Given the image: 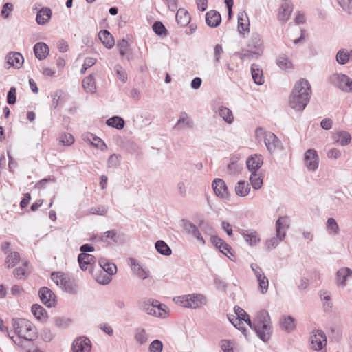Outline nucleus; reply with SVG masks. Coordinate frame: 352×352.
Returning <instances> with one entry per match:
<instances>
[{
  "label": "nucleus",
  "instance_id": "obj_39",
  "mask_svg": "<svg viewBox=\"0 0 352 352\" xmlns=\"http://www.w3.org/2000/svg\"><path fill=\"white\" fill-rule=\"evenodd\" d=\"M218 113L228 124H232L233 122L234 116L232 111L229 108L221 106L218 109Z\"/></svg>",
  "mask_w": 352,
  "mask_h": 352
},
{
  "label": "nucleus",
  "instance_id": "obj_48",
  "mask_svg": "<svg viewBox=\"0 0 352 352\" xmlns=\"http://www.w3.org/2000/svg\"><path fill=\"white\" fill-rule=\"evenodd\" d=\"M152 28L153 32L158 36H165L167 35V30L160 21H155L153 24Z\"/></svg>",
  "mask_w": 352,
  "mask_h": 352
},
{
  "label": "nucleus",
  "instance_id": "obj_57",
  "mask_svg": "<svg viewBox=\"0 0 352 352\" xmlns=\"http://www.w3.org/2000/svg\"><path fill=\"white\" fill-rule=\"evenodd\" d=\"M240 166L234 159L230 160V163L228 165V171L230 175L237 174L240 171Z\"/></svg>",
  "mask_w": 352,
  "mask_h": 352
},
{
  "label": "nucleus",
  "instance_id": "obj_16",
  "mask_svg": "<svg viewBox=\"0 0 352 352\" xmlns=\"http://www.w3.org/2000/svg\"><path fill=\"white\" fill-rule=\"evenodd\" d=\"M292 10L293 6L292 2L289 0H285L279 8L278 14V20L282 22L287 21L289 19Z\"/></svg>",
  "mask_w": 352,
  "mask_h": 352
},
{
  "label": "nucleus",
  "instance_id": "obj_54",
  "mask_svg": "<svg viewBox=\"0 0 352 352\" xmlns=\"http://www.w3.org/2000/svg\"><path fill=\"white\" fill-rule=\"evenodd\" d=\"M283 240L284 239H280L279 236H278L277 235L276 236L270 238L265 242V246L267 250L270 251V250L275 248L276 247L278 246L279 242Z\"/></svg>",
  "mask_w": 352,
  "mask_h": 352
},
{
  "label": "nucleus",
  "instance_id": "obj_1",
  "mask_svg": "<svg viewBox=\"0 0 352 352\" xmlns=\"http://www.w3.org/2000/svg\"><path fill=\"white\" fill-rule=\"evenodd\" d=\"M311 88L309 81L300 78L294 85L289 96V106L296 111H302L309 102Z\"/></svg>",
  "mask_w": 352,
  "mask_h": 352
},
{
  "label": "nucleus",
  "instance_id": "obj_23",
  "mask_svg": "<svg viewBox=\"0 0 352 352\" xmlns=\"http://www.w3.org/2000/svg\"><path fill=\"white\" fill-rule=\"evenodd\" d=\"M6 58L7 63L9 65L17 69L22 66V64L24 61V58L22 54L19 52H11L8 54Z\"/></svg>",
  "mask_w": 352,
  "mask_h": 352
},
{
  "label": "nucleus",
  "instance_id": "obj_42",
  "mask_svg": "<svg viewBox=\"0 0 352 352\" xmlns=\"http://www.w3.org/2000/svg\"><path fill=\"white\" fill-rule=\"evenodd\" d=\"M106 124L111 127L116 128V129H122L124 126V120L122 118L115 116L106 121Z\"/></svg>",
  "mask_w": 352,
  "mask_h": 352
},
{
  "label": "nucleus",
  "instance_id": "obj_45",
  "mask_svg": "<svg viewBox=\"0 0 352 352\" xmlns=\"http://www.w3.org/2000/svg\"><path fill=\"white\" fill-rule=\"evenodd\" d=\"M82 84V87L87 91L91 93H94L96 91V87L95 85L94 78L92 75L85 77L83 79Z\"/></svg>",
  "mask_w": 352,
  "mask_h": 352
},
{
  "label": "nucleus",
  "instance_id": "obj_55",
  "mask_svg": "<svg viewBox=\"0 0 352 352\" xmlns=\"http://www.w3.org/2000/svg\"><path fill=\"white\" fill-rule=\"evenodd\" d=\"M117 47H118L120 54L122 56H124L127 54V51H129V44L125 39L121 40L118 43Z\"/></svg>",
  "mask_w": 352,
  "mask_h": 352
},
{
  "label": "nucleus",
  "instance_id": "obj_8",
  "mask_svg": "<svg viewBox=\"0 0 352 352\" xmlns=\"http://www.w3.org/2000/svg\"><path fill=\"white\" fill-rule=\"evenodd\" d=\"M98 241L107 245L121 243L124 241V234L119 233L116 230L104 232L100 236H96Z\"/></svg>",
  "mask_w": 352,
  "mask_h": 352
},
{
  "label": "nucleus",
  "instance_id": "obj_20",
  "mask_svg": "<svg viewBox=\"0 0 352 352\" xmlns=\"http://www.w3.org/2000/svg\"><path fill=\"white\" fill-rule=\"evenodd\" d=\"M263 164V161L261 155H251L246 160L247 167L251 173L258 172Z\"/></svg>",
  "mask_w": 352,
  "mask_h": 352
},
{
  "label": "nucleus",
  "instance_id": "obj_46",
  "mask_svg": "<svg viewBox=\"0 0 352 352\" xmlns=\"http://www.w3.org/2000/svg\"><path fill=\"white\" fill-rule=\"evenodd\" d=\"M336 61L340 65H345L349 60V52L346 49H340L336 54Z\"/></svg>",
  "mask_w": 352,
  "mask_h": 352
},
{
  "label": "nucleus",
  "instance_id": "obj_50",
  "mask_svg": "<svg viewBox=\"0 0 352 352\" xmlns=\"http://www.w3.org/2000/svg\"><path fill=\"white\" fill-rule=\"evenodd\" d=\"M327 229L334 235L339 233V226L333 218H329L327 221Z\"/></svg>",
  "mask_w": 352,
  "mask_h": 352
},
{
  "label": "nucleus",
  "instance_id": "obj_47",
  "mask_svg": "<svg viewBox=\"0 0 352 352\" xmlns=\"http://www.w3.org/2000/svg\"><path fill=\"white\" fill-rule=\"evenodd\" d=\"M276 63L283 69H289L292 67V62L289 60L285 54H280L276 60Z\"/></svg>",
  "mask_w": 352,
  "mask_h": 352
},
{
  "label": "nucleus",
  "instance_id": "obj_19",
  "mask_svg": "<svg viewBox=\"0 0 352 352\" xmlns=\"http://www.w3.org/2000/svg\"><path fill=\"white\" fill-rule=\"evenodd\" d=\"M183 226L185 231L188 234H191L198 241L202 243V244H205L206 242L204 238L201 236V234L198 229V228L193 224L192 222L188 220H183Z\"/></svg>",
  "mask_w": 352,
  "mask_h": 352
},
{
  "label": "nucleus",
  "instance_id": "obj_11",
  "mask_svg": "<svg viewBox=\"0 0 352 352\" xmlns=\"http://www.w3.org/2000/svg\"><path fill=\"white\" fill-rule=\"evenodd\" d=\"M91 349L90 340L87 337H79L74 340L72 349L73 352H89Z\"/></svg>",
  "mask_w": 352,
  "mask_h": 352
},
{
  "label": "nucleus",
  "instance_id": "obj_22",
  "mask_svg": "<svg viewBox=\"0 0 352 352\" xmlns=\"http://www.w3.org/2000/svg\"><path fill=\"white\" fill-rule=\"evenodd\" d=\"M352 276V270L349 267H342L337 271L336 274V283L338 286L345 287L346 278Z\"/></svg>",
  "mask_w": 352,
  "mask_h": 352
},
{
  "label": "nucleus",
  "instance_id": "obj_64",
  "mask_svg": "<svg viewBox=\"0 0 352 352\" xmlns=\"http://www.w3.org/2000/svg\"><path fill=\"white\" fill-rule=\"evenodd\" d=\"M13 10V5L11 3H6L3 5L1 15L7 19L10 16V12Z\"/></svg>",
  "mask_w": 352,
  "mask_h": 352
},
{
  "label": "nucleus",
  "instance_id": "obj_28",
  "mask_svg": "<svg viewBox=\"0 0 352 352\" xmlns=\"http://www.w3.org/2000/svg\"><path fill=\"white\" fill-rule=\"evenodd\" d=\"M49 51L47 45L43 42H38L34 46V52L38 60H44L47 57Z\"/></svg>",
  "mask_w": 352,
  "mask_h": 352
},
{
  "label": "nucleus",
  "instance_id": "obj_2",
  "mask_svg": "<svg viewBox=\"0 0 352 352\" xmlns=\"http://www.w3.org/2000/svg\"><path fill=\"white\" fill-rule=\"evenodd\" d=\"M243 321L255 331L262 341L265 342L270 340L272 333V327L270 314L266 310L260 311L253 321L250 320L249 315Z\"/></svg>",
  "mask_w": 352,
  "mask_h": 352
},
{
  "label": "nucleus",
  "instance_id": "obj_60",
  "mask_svg": "<svg viewBox=\"0 0 352 352\" xmlns=\"http://www.w3.org/2000/svg\"><path fill=\"white\" fill-rule=\"evenodd\" d=\"M163 349V344L159 340H153L149 346L150 352H162Z\"/></svg>",
  "mask_w": 352,
  "mask_h": 352
},
{
  "label": "nucleus",
  "instance_id": "obj_14",
  "mask_svg": "<svg viewBox=\"0 0 352 352\" xmlns=\"http://www.w3.org/2000/svg\"><path fill=\"white\" fill-rule=\"evenodd\" d=\"M238 232L250 246L256 245L261 241L258 234L256 230L239 228Z\"/></svg>",
  "mask_w": 352,
  "mask_h": 352
},
{
  "label": "nucleus",
  "instance_id": "obj_44",
  "mask_svg": "<svg viewBox=\"0 0 352 352\" xmlns=\"http://www.w3.org/2000/svg\"><path fill=\"white\" fill-rule=\"evenodd\" d=\"M239 58L243 60H251L254 58H257L260 54V52L252 51V50L243 49L238 53Z\"/></svg>",
  "mask_w": 352,
  "mask_h": 352
},
{
  "label": "nucleus",
  "instance_id": "obj_58",
  "mask_svg": "<svg viewBox=\"0 0 352 352\" xmlns=\"http://www.w3.org/2000/svg\"><path fill=\"white\" fill-rule=\"evenodd\" d=\"M96 63V59L91 57H87L84 60V64L80 69V74H83L85 73L87 69L92 67Z\"/></svg>",
  "mask_w": 352,
  "mask_h": 352
},
{
  "label": "nucleus",
  "instance_id": "obj_30",
  "mask_svg": "<svg viewBox=\"0 0 352 352\" xmlns=\"http://www.w3.org/2000/svg\"><path fill=\"white\" fill-rule=\"evenodd\" d=\"M193 126V122L185 112L180 114L179 118L174 126L175 129H184L186 127L192 128Z\"/></svg>",
  "mask_w": 352,
  "mask_h": 352
},
{
  "label": "nucleus",
  "instance_id": "obj_25",
  "mask_svg": "<svg viewBox=\"0 0 352 352\" xmlns=\"http://www.w3.org/2000/svg\"><path fill=\"white\" fill-rule=\"evenodd\" d=\"M248 47L255 52H260V54L263 53V41L261 36L257 33H253L248 43Z\"/></svg>",
  "mask_w": 352,
  "mask_h": 352
},
{
  "label": "nucleus",
  "instance_id": "obj_40",
  "mask_svg": "<svg viewBox=\"0 0 352 352\" xmlns=\"http://www.w3.org/2000/svg\"><path fill=\"white\" fill-rule=\"evenodd\" d=\"M249 21L245 12H239L238 14V30L239 32L249 30Z\"/></svg>",
  "mask_w": 352,
  "mask_h": 352
},
{
  "label": "nucleus",
  "instance_id": "obj_5",
  "mask_svg": "<svg viewBox=\"0 0 352 352\" xmlns=\"http://www.w3.org/2000/svg\"><path fill=\"white\" fill-rule=\"evenodd\" d=\"M138 306L139 309L151 316L160 318H165L167 316L165 309L166 305L160 303L157 300L142 298L138 301Z\"/></svg>",
  "mask_w": 352,
  "mask_h": 352
},
{
  "label": "nucleus",
  "instance_id": "obj_38",
  "mask_svg": "<svg viewBox=\"0 0 352 352\" xmlns=\"http://www.w3.org/2000/svg\"><path fill=\"white\" fill-rule=\"evenodd\" d=\"M176 20L182 26L188 25L190 21V14L184 9H179L176 14Z\"/></svg>",
  "mask_w": 352,
  "mask_h": 352
},
{
  "label": "nucleus",
  "instance_id": "obj_35",
  "mask_svg": "<svg viewBox=\"0 0 352 352\" xmlns=\"http://www.w3.org/2000/svg\"><path fill=\"white\" fill-rule=\"evenodd\" d=\"M98 263L101 268L109 276H112L116 273V265L114 263L109 262L107 259L101 258H100Z\"/></svg>",
  "mask_w": 352,
  "mask_h": 352
},
{
  "label": "nucleus",
  "instance_id": "obj_63",
  "mask_svg": "<svg viewBox=\"0 0 352 352\" xmlns=\"http://www.w3.org/2000/svg\"><path fill=\"white\" fill-rule=\"evenodd\" d=\"M93 140L95 142H91V144L94 147L98 148H100L102 151H104V150H106L107 148V146L105 144V142L102 139H100V138H98L97 136H94L93 137Z\"/></svg>",
  "mask_w": 352,
  "mask_h": 352
},
{
  "label": "nucleus",
  "instance_id": "obj_26",
  "mask_svg": "<svg viewBox=\"0 0 352 352\" xmlns=\"http://www.w3.org/2000/svg\"><path fill=\"white\" fill-rule=\"evenodd\" d=\"M129 264L133 272L142 279H146L148 276V272L142 268L136 259L130 258Z\"/></svg>",
  "mask_w": 352,
  "mask_h": 352
},
{
  "label": "nucleus",
  "instance_id": "obj_15",
  "mask_svg": "<svg viewBox=\"0 0 352 352\" xmlns=\"http://www.w3.org/2000/svg\"><path fill=\"white\" fill-rule=\"evenodd\" d=\"M312 347L316 350L320 351L322 349L323 346L327 344V338L324 332L322 330H317L316 333L311 336Z\"/></svg>",
  "mask_w": 352,
  "mask_h": 352
},
{
  "label": "nucleus",
  "instance_id": "obj_3",
  "mask_svg": "<svg viewBox=\"0 0 352 352\" xmlns=\"http://www.w3.org/2000/svg\"><path fill=\"white\" fill-rule=\"evenodd\" d=\"M14 333L27 341H34L38 338L35 326L28 320L14 318L12 320Z\"/></svg>",
  "mask_w": 352,
  "mask_h": 352
},
{
  "label": "nucleus",
  "instance_id": "obj_4",
  "mask_svg": "<svg viewBox=\"0 0 352 352\" xmlns=\"http://www.w3.org/2000/svg\"><path fill=\"white\" fill-rule=\"evenodd\" d=\"M51 279L63 291L71 294L78 292L77 280L61 272H54L51 274Z\"/></svg>",
  "mask_w": 352,
  "mask_h": 352
},
{
  "label": "nucleus",
  "instance_id": "obj_59",
  "mask_svg": "<svg viewBox=\"0 0 352 352\" xmlns=\"http://www.w3.org/2000/svg\"><path fill=\"white\" fill-rule=\"evenodd\" d=\"M219 345L223 352H234L233 344L230 340H221Z\"/></svg>",
  "mask_w": 352,
  "mask_h": 352
},
{
  "label": "nucleus",
  "instance_id": "obj_24",
  "mask_svg": "<svg viewBox=\"0 0 352 352\" xmlns=\"http://www.w3.org/2000/svg\"><path fill=\"white\" fill-rule=\"evenodd\" d=\"M210 239L212 244L215 245L223 254L228 256V253H230L232 250L231 246L222 239L217 236H212Z\"/></svg>",
  "mask_w": 352,
  "mask_h": 352
},
{
  "label": "nucleus",
  "instance_id": "obj_18",
  "mask_svg": "<svg viewBox=\"0 0 352 352\" xmlns=\"http://www.w3.org/2000/svg\"><path fill=\"white\" fill-rule=\"evenodd\" d=\"M212 186L217 196L222 198H226L228 197L229 193L228 188L223 179L219 178L215 179L212 182Z\"/></svg>",
  "mask_w": 352,
  "mask_h": 352
},
{
  "label": "nucleus",
  "instance_id": "obj_27",
  "mask_svg": "<svg viewBox=\"0 0 352 352\" xmlns=\"http://www.w3.org/2000/svg\"><path fill=\"white\" fill-rule=\"evenodd\" d=\"M98 37L103 45L108 49L112 48L115 45V41L111 33L107 30H100Z\"/></svg>",
  "mask_w": 352,
  "mask_h": 352
},
{
  "label": "nucleus",
  "instance_id": "obj_32",
  "mask_svg": "<svg viewBox=\"0 0 352 352\" xmlns=\"http://www.w3.org/2000/svg\"><path fill=\"white\" fill-rule=\"evenodd\" d=\"M334 140L342 146L348 145L351 141V135L345 131L337 132L333 135Z\"/></svg>",
  "mask_w": 352,
  "mask_h": 352
},
{
  "label": "nucleus",
  "instance_id": "obj_52",
  "mask_svg": "<svg viewBox=\"0 0 352 352\" xmlns=\"http://www.w3.org/2000/svg\"><path fill=\"white\" fill-rule=\"evenodd\" d=\"M135 340L142 344L147 341V335L146 331L144 329H137L135 334Z\"/></svg>",
  "mask_w": 352,
  "mask_h": 352
},
{
  "label": "nucleus",
  "instance_id": "obj_17",
  "mask_svg": "<svg viewBox=\"0 0 352 352\" xmlns=\"http://www.w3.org/2000/svg\"><path fill=\"white\" fill-rule=\"evenodd\" d=\"M265 144L267 150L270 153L274 152L276 149L282 147L280 140L272 133H270L265 135Z\"/></svg>",
  "mask_w": 352,
  "mask_h": 352
},
{
  "label": "nucleus",
  "instance_id": "obj_51",
  "mask_svg": "<svg viewBox=\"0 0 352 352\" xmlns=\"http://www.w3.org/2000/svg\"><path fill=\"white\" fill-rule=\"evenodd\" d=\"M234 310L236 315V317L234 318L235 321L239 322V324H242L243 320L248 317V314L239 306H235Z\"/></svg>",
  "mask_w": 352,
  "mask_h": 352
},
{
  "label": "nucleus",
  "instance_id": "obj_21",
  "mask_svg": "<svg viewBox=\"0 0 352 352\" xmlns=\"http://www.w3.org/2000/svg\"><path fill=\"white\" fill-rule=\"evenodd\" d=\"M221 22V16L216 10H210L206 14V23L212 28L217 27Z\"/></svg>",
  "mask_w": 352,
  "mask_h": 352
},
{
  "label": "nucleus",
  "instance_id": "obj_13",
  "mask_svg": "<svg viewBox=\"0 0 352 352\" xmlns=\"http://www.w3.org/2000/svg\"><path fill=\"white\" fill-rule=\"evenodd\" d=\"M290 219L287 216L280 217L276 221V233L280 239H285L286 231L289 228Z\"/></svg>",
  "mask_w": 352,
  "mask_h": 352
},
{
  "label": "nucleus",
  "instance_id": "obj_62",
  "mask_svg": "<svg viewBox=\"0 0 352 352\" xmlns=\"http://www.w3.org/2000/svg\"><path fill=\"white\" fill-rule=\"evenodd\" d=\"M16 100V88L12 87L10 89L7 94V102L9 104H15Z\"/></svg>",
  "mask_w": 352,
  "mask_h": 352
},
{
  "label": "nucleus",
  "instance_id": "obj_49",
  "mask_svg": "<svg viewBox=\"0 0 352 352\" xmlns=\"http://www.w3.org/2000/svg\"><path fill=\"white\" fill-rule=\"evenodd\" d=\"M20 260V255L17 252H12L8 255L6 263L8 265V267H14Z\"/></svg>",
  "mask_w": 352,
  "mask_h": 352
},
{
  "label": "nucleus",
  "instance_id": "obj_56",
  "mask_svg": "<svg viewBox=\"0 0 352 352\" xmlns=\"http://www.w3.org/2000/svg\"><path fill=\"white\" fill-rule=\"evenodd\" d=\"M120 156L116 154H112L109 156L107 164L109 168H116L120 165Z\"/></svg>",
  "mask_w": 352,
  "mask_h": 352
},
{
  "label": "nucleus",
  "instance_id": "obj_6",
  "mask_svg": "<svg viewBox=\"0 0 352 352\" xmlns=\"http://www.w3.org/2000/svg\"><path fill=\"white\" fill-rule=\"evenodd\" d=\"M175 300H176L177 303L180 304L184 307L192 309L200 308L207 303L206 296L196 293L178 296Z\"/></svg>",
  "mask_w": 352,
  "mask_h": 352
},
{
  "label": "nucleus",
  "instance_id": "obj_7",
  "mask_svg": "<svg viewBox=\"0 0 352 352\" xmlns=\"http://www.w3.org/2000/svg\"><path fill=\"white\" fill-rule=\"evenodd\" d=\"M330 81L338 89L344 93L352 92V79L344 74H334L330 77Z\"/></svg>",
  "mask_w": 352,
  "mask_h": 352
},
{
  "label": "nucleus",
  "instance_id": "obj_29",
  "mask_svg": "<svg viewBox=\"0 0 352 352\" xmlns=\"http://www.w3.org/2000/svg\"><path fill=\"white\" fill-rule=\"evenodd\" d=\"M32 314L39 321L44 322L48 318L45 309L38 304H34L31 309Z\"/></svg>",
  "mask_w": 352,
  "mask_h": 352
},
{
  "label": "nucleus",
  "instance_id": "obj_43",
  "mask_svg": "<svg viewBox=\"0 0 352 352\" xmlns=\"http://www.w3.org/2000/svg\"><path fill=\"white\" fill-rule=\"evenodd\" d=\"M157 252L164 256H170L172 254L170 248L164 241L159 240L155 244Z\"/></svg>",
  "mask_w": 352,
  "mask_h": 352
},
{
  "label": "nucleus",
  "instance_id": "obj_31",
  "mask_svg": "<svg viewBox=\"0 0 352 352\" xmlns=\"http://www.w3.org/2000/svg\"><path fill=\"white\" fill-rule=\"evenodd\" d=\"M52 16V10L49 8H43L36 14V21L38 25H45Z\"/></svg>",
  "mask_w": 352,
  "mask_h": 352
},
{
  "label": "nucleus",
  "instance_id": "obj_41",
  "mask_svg": "<svg viewBox=\"0 0 352 352\" xmlns=\"http://www.w3.org/2000/svg\"><path fill=\"white\" fill-rule=\"evenodd\" d=\"M250 182L254 190L260 189L263 186V175L258 172L251 173Z\"/></svg>",
  "mask_w": 352,
  "mask_h": 352
},
{
  "label": "nucleus",
  "instance_id": "obj_34",
  "mask_svg": "<svg viewBox=\"0 0 352 352\" xmlns=\"http://www.w3.org/2000/svg\"><path fill=\"white\" fill-rule=\"evenodd\" d=\"M251 73L254 82L257 85H263L264 83V78L263 70L256 64L251 65Z\"/></svg>",
  "mask_w": 352,
  "mask_h": 352
},
{
  "label": "nucleus",
  "instance_id": "obj_12",
  "mask_svg": "<svg viewBox=\"0 0 352 352\" xmlns=\"http://www.w3.org/2000/svg\"><path fill=\"white\" fill-rule=\"evenodd\" d=\"M305 166L308 170L314 171L318 167L319 158L317 151L314 149H309L305 153Z\"/></svg>",
  "mask_w": 352,
  "mask_h": 352
},
{
  "label": "nucleus",
  "instance_id": "obj_33",
  "mask_svg": "<svg viewBox=\"0 0 352 352\" xmlns=\"http://www.w3.org/2000/svg\"><path fill=\"white\" fill-rule=\"evenodd\" d=\"M280 324L283 330L289 333L296 328L295 319L290 316L280 318Z\"/></svg>",
  "mask_w": 352,
  "mask_h": 352
},
{
  "label": "nucleus",
  "instance_id": "obj_9",
  "mask_svg": "<svg viewBox=\"0 0 352 352\" xmlns=\"http://www.w3.org/2000/svg\"><path fill=\"white\" fill-rule=\"evenodd\" d=\"M38 296L41 302L47 307H54L56 305V296L48 287H43L38 291Z\"/></svg>",
  "mask_w": 352,
  "mask_h": 352
},
{
  "label": "nucleus",
  "instance_id": "obj_53",
  "mask_svg": "<svg viewBox=\"0 0 352 352\" xmlns=\"http://www.w3.org/2000/svg\"><path fill=\"white\" fill-rule=\"evenodd\" d=\"M114 70L116 73L118 78L122 82H125L127 80V74L120 65H116L114 67Z\"/></svg>",
  "mask_w": 352,
  "mask_h": 352
},
{
  "label": "nucleus",
  "instance_id": "obj_37",
  "mask_svg": "<svg viewBox=\"0 0 352 352\" xmlns=\"http://www.w3.org/2000/svg\"><path fill=\"white\" fill-rule=\"evenodd\" d=\"M250 186L246 181H239L235 186V192L238 196L245 197L249 194Z\"/></svg>",
  "mask_w": 352,
  "mask_h": 352
},
{
  "label": "nucleus",
  "instance_id": "obj_61",
  "mask_svg": "<svg viewBox=\"0 0 352 352\" xmlns=\"http://www.w3.org/2000/svg\"><path fill=\"white\" fill-rule=\"evenodd\" d=\"M344 10L349 14L352 13V0H336Z\"/></svg>",
  "mask_w": 352,
  "mask_h": 352
},
{
  "label": "nucleus",
  "instance_id": "obj_10",
  "mask_svg": "<svg viewBox=\"0 0 352 352\" xmlns=\"http://www.w3.org/2000/svg\"><path fill=\"white\" fill-rule=\"evenodd\" d=\"M255 276L258 282V285L262 294H265L268 290L269 281L265 276L262 269L256 263H252L250 265Z\"/></svg>",
  "mask_w": 352,
  "mask_h": 352
},
{
  "label": "nucleus",
  "instance_id": "obj_36",
  "mask_svg": "<svg viewBox=\"0 0 352 352\" xmlns=\"http://www.w3.org/2000/svg\"><path fill=\"white\" fill-rule=\"evenodd\" d=\"M95 257L89 254L80 253L78 256V261L82 270H86L88 265L94 261Z\"/></svg>",
  "mask_w": 352,
  "mask_h": 352
}]
</instances>
